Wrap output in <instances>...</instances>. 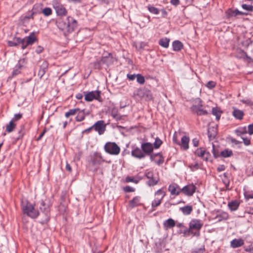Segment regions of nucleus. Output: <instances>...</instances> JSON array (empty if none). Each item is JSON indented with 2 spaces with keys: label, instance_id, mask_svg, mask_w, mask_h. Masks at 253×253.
Masks as SVG:
<instances>
[{
  "label": "nucleus",
  "instance_id": "obj_1",
  "mask_svg": "<svg viewBox=\"0 0 253 253\" xmlns=\"http://www.w3.org/2000/svg\"><path fill=\"white\" fill-rule=\"evenodd\" d=\"M57 26L62 31L65 36L73 32L78 26L77 21L73 17L69 16L65 19L60 18L57 22Z\"/></svg>",
  "mask_w": 253,
  "mask_h": 253
},
{
  "label": "nucleus",
  "instance_id": "obj_2",
  "mask_svg": "<svg viewBox=\"0 0 253 253\" xmlns=\"http://www.w3.org/2000/svg\"><path fill=\"white\" fill-rule=\"evenodd\" d=\"M22 210L24 214L32 218H36L39 215V211L35 209L34 206L27 201L22 202Z\"/></svg>",
  "mask_w": 253,
  "mask_h": 253
},
{
  "label": "nucleus",
  "instance_id": "obj_3",
  "mask_svg": "<svg viewBox=\"0 0 253 253\" xmlns=\"http://www.w3.org/2000/svg\"><path fill=\"white\" fill-rule=\"evenodd\" d=\"M105 151L111 155H117L120 152V148L114 142H108L104 146Z\"/></svg>",
  "mask_w": 253,
  "mask_h": 253
},
{
  "label": "nucleus",
  "instance_id": "obj_4",
  "mask_svg": "<svg viewBox=\"0 0 253 253\" xmlns=\"http://www.w3.org/2000/svg\"><path fill=\"white\" fill-rule=\"evenodd\" d=\"M39 209L42 212L45 216V220L47 221L49 219L50 206V204L48 201L41 200L40 201Z\"/></svg>",
  "mask_w": 253,
  "mask_h": 253
},
{
  "label": "nucleus",
  "instance_id": "obj_5",
  "mask_svg": "<svg viewBox=\"0 0 253 253\" xmlns=\"http://www.w3.org/2000/svg\"><path fill=\"white\" fill-rule=\"evenodd\" d=\"M196 102H197V105H193L191 106L190 108L191 111L198 116L207 115L208 112L202 108L201 100L198 99Z\"/></svg>",
  "mask_w": 253,
  "mask_h": 253
},
{
  "label": "nucleus",
  "instance_id": "obj_6",
  "mask_svg": "<svg viewBox=\"0 0 253 253\" xmlns=\"http://www.w3.org/2000/svg\"><path fill=\"white\" fill-rule=\"evenodd\" d=\"M155 198L152 202V208L153 211H154V208L159 206L162 203V201L165 196V193L161 189L157 190L155 193Z\"/></svg>",
  "mask_w": 253,
  "mask_h": 253
},
{
  "label": "nucleus",
  "instance_id": "obj_7",
  "mask_svg": "<svg viewBox=\"0 0 253 253\" xmlns=\"http://www.w3.org/2000/svg\"><path fill=\"white\" fill-rule=\"evenodd\" d=\"M145 175L148 179H149L147 183L150 186H153L156 185L159 180L158 174L157 173H154L152 171H146Z\"/></svg>",
  "mask_w": 253,
  "mask_h": 253
},
{
  "label": "nucleus",
  "instance_id": "obj_8",
  "mask_svg": "<svg viewBox=\"0 0 253 253\" xmlns=\"http://www.w3.org/2000/svg\"><path fill=\"white\" fill-rule=\"evenodd\" d=\"M22 49L26 48L28 46L32 45L37 41L34 33H32L29 36L22 39Z\"/></svg>",
  "mask_w": 253,
  "mask_h": 253
},
{
  "label": "nucleus",
  "instance_id": "obj_9",
  "mask_svg": "<svg viewBox=\"0 0 253 253\" xmlns=\"http://www.w3.org/2000/svg\"><path fill=\"white\" fill-rule=\"evenodd\" d=\"M203 226V223L199 219H194L192 220L189 223V228L199 231ZM194 235L199 236L200 232L195 233Z\"/></svg>",
  "mask_w": 253,
  "mask_h": 253
},
{
  "label": "nucleus",
  "instance_id": "obj_10",
  "mask_svg": "<svg viewBox=\"0 0 253 253\" xmlns=\"http://www.w3.org/2000/svg\"><path fill=\"white\" fill-rule=\"evenodd\" d=\"M100 91L98 90L87 92L84 97V99L86 101H91L94 99L100 100Z\"/></svg>",
  "mask_w": 253,
  "mask_h": 253
},
{
  "label": "nucleus",
  "instance_id": "obj_11",
  "mask_svg": "<svg viewBox=\"0 0 253 253\" xmlns=\"http://www.w3.org/2000/svg\"><path fill=\"white\" fill-rule=\"evenodd\" d=\"M92 127L96 131H97L99 135L102 134L105 130L106 126L104 125V122L102 120L98 121L96 122Z\"/></svg>",
  "mask_w": 253,
  "mask_h": 253
},
{
  "label": "nucleus",
  "instance_id": "obj_12",
  "mask_svg": "<svg viewBox=\"0 0 253 253\" xmlns=\"http://www.w3.org/2000/svg\"><path fill=\"white\" fill-rule=\"evenodd\" d=\"M53 7L58 15L63 16L67 13V10L64 6L57 1L54 2Z\"/></svg>",
  "mask_w": 253,
  "mask_h": 253
},
{
  "label": "nucleus",
  "instance_id": "obj_13",
  "mask_svg": "<svg viewBox=\"0 0 253 253\" xmlns=\"http://www.w3.org/2000/svg\"><path fill=\"white\" fill-rule=\"evenodd\" d=\"M182 192L186 195L191 196L195 193L196 187L193 184L186 185L181 189Z\"/></svg>",
  "mask_w": 253,
  "mask_h": 253
},
{
  "label": "nucleus",
  "instance_id": "obj_14",
  "mask_svg": "<svg viewBox=\"0 0 253 253\" xmlns=\"http://www.w3.org/2000/svg\"><path fill=\"white\" fill-rule=\"evenodd\" d=\"M141 149L143 153L145 155H151L153 151L154 147L152 143L150 142L143 143L141 144Z\"/></svg>",
  "mask_w": 253,
  "mask_h": 253
},
{
  "label": "nucleus",
  "instance_id": "obj_15",
  "mask_svg": "<svg viewBox=\"0 0 253 253\" xmlns=\"http://www.w3.org/2000/svg\"><path fill=\"white\" fill-rule=\"evenodd\" d=\"M104 161L101 154L97 152L94 154L91 159V162L93 165H100Z\"/></svg>",
  "mask_w": 253,
  "mask_h": 253
},
{
  "label": "nucleus",
  "instance_id": "obj_16",
  "mask_svg": "<svg viewBox=\"0 0 253 253\" xmlns=\"http://www.w3.org/2000/svg\"><path fill=\"white\" fill-rule=\"evenodd\" d=\"M168 190L170 192L171 195H178L181 192H182L181 189H180L179 186L175 183H172L169 185Z\"/></svg>",
  "mask_w": 253,
  "mask_h": 253
},
{
  "label": "nucleus",
  "instance_id": "obj_17",
  "mask_svg": "<svg viewBox=\"0 0 253 253\" xmlns=\"http://www.w3.org/2000/svg\"><path fill=\"white\" fill-rule=\"evenodd\" d=\"M131 155L139 159L144 158L145 157V155L143 153L142 150L138 147H136L132 150Z\"/></svg>",
  "mask_w": 253,
  "mask_h": 253
},
{
  "label": "nucleus",
  "instance_id": "obj_18",
  "mask_svg": "<svg viewBox=\"0 0 253 253\" xmlns=\"http://www.w3.org/2000/svg\"><path fill=\"white\" fill-rule=\"evenodd\" d=\"M48 67V62L44 60L40 66V70L38 72V76L42 78L46 73Z\"/></svg>",
  "mask_w": 253,
  "mask_h": 253
},
{
  "label": "nucleus",
  "instance_id": "obj_19",
  "mask_svg": "<svg viewBox=\"0 0 253 253\" xmlns=\"http://www.w3.org/2000/svg\"><path fill=\"white\" fill-rule=\"evenodd\" d=\"M141 198L139 196H136L134 197L131 200L129 201L128 203V206L130 209H133L135 207L140 205Z\"/></svg>",
  "mask_w": 253,
  "mask_h": 253
},
{
  "label": "nucleus",
  "instance_id": "obj_20",
  "mask_svg": "<svg viewBox=\"0 0 253 253\" xmlns=\"http://www.w3.org/2000/svg\"><path fill=\"white\" fill-rule=\"evenodd\" d=\"M233 111L232 112V115L237 119L242 120L244 113L242 110H239L235 107L233 108Z\"/></svg>",
  "mask_w": 253,
  "mask_h": 253
},
{
  "label": "nucleus",
  "instance_id": "obj_21",
  "mask_svg": "<svg viewBox=\"0 0 253 253\" xmlns=\"http://www.w3.org/2000/svg\"><path fill=\"white\" fill-rule=\"evenodd\" d=\"M244 244V240L242 239H235L231 241L230 245L233 248H236L241 247Z\"/></svg>",
  "mask_w": 253,
  "mask_h": 253
},
{
  "label": "nucleus",
  "instance_id": "obj_22",
  "mask_svg": "<svg viewBox=\"0 0 253 253\" xmlns=\"http://www.w3.org/2000/svg\"><path fill=\"white\" fill-rule=\"evenodd\" d=\"M189 138L185 135L183 136L181 139V146L184 150H186L189 148Z\"/></svg>",
  "mask_w": 253,
  "mask_h": 253
},
{
  "label": "nucleus",
  "instance_id": "obj_23",
  "mask_svg": "<svg viewBox=\"0 0 253 253\" xmlns=\"http://www.w3.org/2000/svg\"><path fill=\"white\" fill-rule=\"evenodd\" d=\"M240 203L237 201H232L228 203V207L231 211L237 210L240 205Z\"/></svg>",
  "mask_w": 253,
  "mask_h": 253
},
{
  "label": "nucleus",
  "instance_id": "obj_24",
  "mask_svg": "<svg viewBox=\"0 0 253 253\" xmlns=\"http://www.w3.org/2000/svg\"><path fill=\"white\" fill-rule=\"evenodd\" d=\"M77 115L76 117V121L80 122L84 120L85 117V111L84 109L79 111L77 112Z\"/></svg>",
  "mask_w": 253,
  "mask_h": 253
},
{
  "label": "nucleus",
  "instance_id": "obj_25",
  "mask_svg": "<svg viewBox=\"0 0 253 253\" xmlns=\"http://www.w3.org/2000/svg\"><path fill=\"white\" fill-rule=\"evenodd\" d=\"M164 226L165 228H173L175 225V222L172 218H169L164 222Z\"/></svg>",
  "mask_w": 253,
  "mask_h": 253
},
{
  "label": "nucleus",
  "instance_id": "obj_26",
  "mask_svg": "<svg viewBox=\"0 0 253 253\" xmlns=\"http://www.w3.org/2000/svg\"><path fill=\"white\" fill-rule=\"evenodd\" d=\"M183 46L182 43L179 41H175L172 43V48L174 51H180L183 48Z\"/></svg>",
  "mask_w": 253,
  "mask_h": 253
},
{
  "label": "nucleus",
  "instance_id": "obj_27",
  "mask_svg": "<svg viewBox=\"0 0 253 253\" xmlns=\"http://www.w3.org/2000/svg\"><path fill=\"white\" fill-rule=\"evenodd\" d=\"M22 39L20 38H14L13 41H8V44L9 46H17L19 44H22Z\"/></svg>",
  "mask_w": 253,
  "mask_h": 253
},
{
  "label": "nucleus",
  "instance_id": "obj_28",
  "mask_svg": "<svg viewBox=\"0 0 253 253\" xmlns=\"http://www.w3.org/2000/svg\"><path fill=\"white\" fill-rule=\"evenodd\" d=\"M180 210L184 215L190 214L193 211V208L191 206H186L180 208Z\"/></svg>",
  "mask_w": 253,
  "mask_h": 253
},
{
  "label": "nucleus",
  "instance_id": "obj_29",
  "mask_svg": "<svg viewBox=\"0 0 253 253\" xmlns=\"http://www.w3.org/2000/svg\"><path fill=\"white\" fill-rule=\"evenodd\" d=\"M208 135L210 139H213L216 135V128L213 127H209L208 129Z\"/></svg>",
  "mask_w": 253,
  "mask_h": 253
},
{
  "label": "nucleus",
  "instance_id": "obj_30",
  "mask_svg": "<svg viewBox=\"0 0 253 253\" xmlns=\"http://www.w3.org/2000/svg\"><path fill=\"white\" fill-rule=\"evenodd\" d=\"M159 156L160 157L158 161L156 162V163L158 165L162 164L164 163V159L160 153H157L154 155H150V159L151 161H154L156 157Z\"/></svg>",
  "mask_w": 253,
  "mask_h": 253
},
{
  "label": "nucleus",
  "instance_id": "obj_31",
  "mask_svg": "<svg viewBox=\"0 0 253 253\" xmlns=\"http://www.w3.org/2000/svg\"><path fill=\"white\" fill-rule=\"evenodd\" d=\"M221 113L222 111L220 110L219 108L217 107H213L212 109V114L216 117V119L217 121L220 119Z\"/></svg>",
  "mask_w": 253,
  "mask_h": 253
},
{
  "label": "nucleus",
  "instance_id": "obj_32",
  "mask_svg": "<svg viewBox=\"0 0 253 253\" xmlns=\"http://www.w3.org/2000/svg\"><path fill=\"white\" fill-rule=\"evenodd\" d=\"M216 217L218 218V221H221L222 220L227 219L229 217V215L227 212L225 211H222L217 214Z\"/></svg>",
  "mask_w": 253,
  "mask_h": 253
},
{
  "label": "nucleus",
  "instance_id": "obj_33",
  "mask_svg": "<svg viewBox=\"0 0 253 253\" xmlns=\"http://www.w3.org/2000/svg\"><path fill=\"white\" fill-rule=\"evenodd\" d=\"M16 124L11 120L6 126V131L8 132H12L15 128Z\"/></svg>",
  "mask_w": 253,
  "mask_h": 253
},
{
  "label": "nucleus",
  "instance_id": "obj_34",
  "mask_svg": "<svg viewBox=\"0 0 253 253\" xmlns=\"http://www.w3.org/2000/svg\"><path fill=\"white\" fill-rule=\"evenodd\" d=\"M102 57L100 59H97L94 63V67L96 69H100L103 65H104Z\"/></svg>",
  "mask_w": 253,
  "mask_h": 253
},
{
  "label": "nucleus",
  "instance_id": "obj_35",
  "mask_svg": "<svg viewBox=\"0 0 253 253\" xmlns=\"http://www.w3.org/2000/svg\"><path fill=\"white\" fill-rule=\"evenodd\" d=\"M102 59L104 64L107 66H109L112 63V57L110 53L108 54V56H103Z\"/></svg>",
  "mask_w": 253,
  "mask_h": 253
},
{
  "label": "nucleus",
  "instance_id": "obj_36",
  "mask_svg": "<svg viewBox=\"0 0 253 253\" xmlns=\"http://www.w3.org/2000/svg\"><path fill=\"white\" fill-rule=\"evenodd\" d=\"M169 40L168 38L162 39L159 41V44L162 46L167 48L169 45Z\"/></svg>",
  "mask_w": 253,
  "mask_h": 253
},
{
  "label": "nucleus",
  "instance_id": "obj_37",
  "mask_svg": "<svg viewBox=\"0 0 253 253\" xmlns=\"http://www.w3.org/2000/svg\"><path fill=\"white\" fill-rule=\"evenodd\" d=\"M79 111V108H75L70 109L68 112H66L65 114L66 118H68L70 116L76 115Z\"/></svg>",
  "mask_w": 253,
  "mask_h": 253
},
{
  "label": "nucleus",
  "instance_id": "obj_38",
  "mask_svg": "<svg viewBox=\"0 0 253 253\" xmlns=\"http://www.w3.org/2000/svg\"><path fill=\"white\" fill-rule=\"evenodd\" d=\"M237 9L233 10L231 9H229L226 12V14L228 17H235L237 15Z\"/></svg>",
  "mask_w": 253,
  "mask_h": 253
},
{
  "label": "nucleus",
  "instance_id": "obj_39",
  "mask_svg": "<svg viewBox=\"0 0 253 253\" xmlns=\"http://www.w3.org/2000/svg\"><path fill=\"white\" fill-rule=\"evenodd\" d=\"M148 9L150 12L154 14H158L160 12V10L158 8L149 5L148 6Z\"/></svg>",
  "mask_w": 253,
  "mask_h": 253
},
{
  "label": "nucleus",
  "instance_id": "obj_40",
  "mask_svg": "<svg viewBox=\"0 0 253 253\" xmlns=\"http://www.w3.org/2000/svg\"><path fill=\"white\" fill-rule=\"evenodd\" d=\"M205 151V150L204 148H200L197 149L196 150L195 154L197 156L201 157L203 159V157H204Z\"/></svg>",
  "mask_w": 253,
  "mask_h": 253
},
{
  "label": "nucleus",
  "instance_id": "obj_41",
  "mask_svg": "<svg viewBox=\"0 0 253 253\" xmlns=\"http://www.w3.org/2000/svg\"><path fill=\"white\" fill-rule=\"evenodd\" d=\"M233 154L231 150L225 149L221 152V156L224 158L230 157Z\"/></svg>",
  "mask_w": 253,
  "mask_h": 253
},
{
  "label": "nucleus",
  "instance_id": "obj_42",
  "mask_svg": "<svg viewBox=\"0 0 253 253\" xmlns=\"http://www.w3.org/2000/svg\"><path fill=\"white\" fill-rule=\"evenodd\" d=\"M136 78L137 79V82L139 84H143L145 83V78L141 75L139 74H137Z\"/></svg>",
  "mask_w": 253,
  "mask_h": 253
},
{
  "label": "nucleus",
  "instance_id": "obj_43",
  "mask_svg": "<svg viewBox=\"0 0 253 253\" xmlns=\"http://www.w3.org/2000/svg\"><path fill=\"white\" fill-rule=\"evenodd\" d=\"M162 144V141L158 137L155 139V142L154 143V147L156 149L159 148Z\"/></svg>",
  "mask_w": 253,
  "mask_h": 253
},
{
  "label": "nucleus",
  "instance_id": "obj_44",
  "mask_svg": "<svg viewBox=\"0 0 253 253\" xmlns=\"http://www.w3.org/2000/svg\"><path fill=\"white\" fill-rule=\"evenodd\" d=\"M42 12L45 16H48L51 14L52 10L50 8L46 7L42 10Z\"/></svg>",
  "mask_w": 253,
  "mask_h": 253
},
{
  "label": "nucleus",
  "instance_id": "obj_45",
  "mask_svg": "<svg viewBox=\"0 0 253 253\" xmlns=\"http://www.w3.org/2000/svg\"><path fill=\"white\" fill-rule=\"evenodd\" d=\"M244 196L246 200H249V199H253V192L245 191L244 192Z\"/></svg>",
  "mask_w": 253,
  "mask_h": 253
},
{
  "label": "nucleus",
  "instance_id": "obj_46",
  "mask_svg": "<svg viewBox=\"0 0 253 253\" xmlns=\"http://www.w3.org/2000/svg\"><path fill=\"white\" fill-rule=\"evenodd\" d=\"M26 60L24 58L20 59L18 61V64L16 65V67H18V68L21 69L26 64Z\"/></svg>",
  "mask_w": 253,
  "mask_h": 253
},
{
  "label": "nucleus",
  "instance_id": "obj_47",
  "mask_svg": "<svg viewBox=\"0 0 253 253\" xmlns=\"http://www.w3.org/2000/svg\"><path fill=\"white\" fill-rule=\"evenodd\" d=\"M242 7L244 9L247 10L249 11H253V6L251 5H247L246 4H243Z\"/></svg>",
  "mask_w": 253,
  "mask_h": 253
},
{
  "label": "nucleus",
  "instance_id": "obj_48",
  "mask_svg": "<svg viewBox=\"0 0 253 253\" xmlns=\"http://www.w3.org/2000/svg\"><path fill=\"white\" fill-rule=\"evenodd\" d=\"M126 181L127 182H133L135 183H137L139 182V180L135 179L133 177L130 176L126 177Z\"/></svg>",
  "mask_w": 253,
  "mask_h": 253
},
{
  "label": "nucleus",
  "instance_id": "obj_49",
  "mask_svg": "<svg viewBox=\"0 0 253 253\" xmlns=\"http://www.w3.org/2000/svg\"><path fill=\"white\" fill-rule=\"evenodd\" d=\"M215 84H216L214 82L209 81L207 83L206 86L210 89H212L215 87Z\"/></svg>",
  "mask_w": 253,
  "mask_h": 253
},
{
  "label": "nucleus",
  "instance_id": "obj_50",
  "mask_svg": "<svg viewBox=\"0 0 253 253\" xmlns=\"http://www.w3.org/2000/svg\"><path fill=\"white\" fill-rule=\"evenodd\" d=\"M189 167L192 171H195L200 168V166L198 163H196L194 165H189Z\"/></svg>",
  "mask_w": 253,
  "mask_h": 253
},
{
  "label": "nucleus",
  "instance_id": "obj_51",
  "mask_svg": "<svg viewBox=\"0 0 253 253\" xmlns=\"http://www.w3.org/2000/svg\"><path fill=\"white\" fill-rule=\"evenodd\" d=\"M244 130L242 129H239L236 130V133L238 136H241L242 134L246 133L247 131L246 130V128L245 127Z\"/></svg>",
  "mask_w": 253,
  "mask_h": 253
},
{
  "label": "nucleus",
  "instance_id": "obj_52",
  "mask_svg": "<svg viewBox=\"0 0 253 253\" xmlns=\"http://www.w3.org/2000/svg\"><path fill=\"white\" fill-rule=\"evenodd\" d=\"M241 101L248 106H253V102L251 99L242 100Z\"/></svg>",
  "mask_w": 253,
  "mask_h": 253
},
{
  "label": "nucleus",
  "instance_id": "obj_53",
  "mask_svg": "<svg viewBox=\"0 0 253 253\" xmlns=\"http://www.w3.org/2000/svg\"><path fill=\"white\" fill-rule=\"evenodd\" d=\"M124 190L126 192H134L135 191V189L134 188L131 187L129 186L125 187L124 188Z\"/></svg>",
  "mask_w": 253,
  "mask_h": 253
},
{
  "label": "nucleus",
  "instance_id": "obj_54",
  "mask_svg": "<svg viewBox=\"0 0 253 253\" xmlns=\"http://www.w3.org/2000/svg\"><path fill=\"white\" fill-rule=\"evenodd\" d=\"M20 69H21L18 68V67H16V66L15 68L14 69L12 73V77L15 76L19 74L20 73Z\"/></svg>",
  "mask_w": 253,
  "mask_h": 253
},
{
  "label": "nucleus",
  "instance_id": "obj_55",
  "mask_svg": "<svg viewBox=\"0 0 253 253\" xmlns=\"http://www.w3.org/2000/svg\"><path fill=\"white\" fill-rule=\"evenodd\" d=\"M33 18V14L28 16H22L21 17V20L22 21H28L30 18Z\"/></svg>",
  "mask_w": 253,
  "mask_h": 253
},
{
  "label": "nucleus",
  "instance_id": "obj_56",
  "mask_svg": "<svg viewBox=\"0 0 253 253\" xmlns=\"http://www.w3.org/2000/svg\"><path fill=\"white\" fill-rule=\"evenodd\" d=\"M243 142L244 144L246 146H248L251 143V140L250 138H245V137H242Z\"/></svg>",
  "mask_w": 253,
  "mask_h": 253
},
{
  "label": "nucleus",
  "instance_id": "obj_57",
  "mask_svg": "<svg viewBox=\"0 0 253 253\" xmlns=\"http://www.w3.org/2000/svg\"><path fill=\"white\" fill-rule=\"evenodd\" d=\"M210 156H211V154L209 152H207L205 150V154H204V157H203V160L208 161Z\"/></svg>",
  "mask_w": 253,
  "mask_h": 253
},
{
  "label": "nucleus",
  "instance_id": "obj_58",
  "mask_svg": "<svg viewBox=\"0 0 253 253\" xmlns=\"http://www.w3.org/2000/svg\"><path fill=\"white\" fill-rule=\"evenodd\" d=\"M239 53L240 54V56H239V57L241 58V57H244V56H246L247 58H248L247 53L245 51H244V50H241V49L240 50Z\"/></svg>",
  "mask_w": 253,
  "mask_h": 253
},
{
  "label": "nucleus",
  "instance_id": "obj_59",
  "mask_svg": "<svg viewBox=\"0 0 253 253\" xmlns=\"http://www.w3.org/2000/svg\"><path fill=\"white\" fill-rule=\"evenodd\" d=\"M248 133L250 135L253 134V124L249 125L248 126Z\"/></svg>",
  "mask_w": 253,
  "mask_h": 253
},
{
  "label": "nucleus",
  "instance_id": "obj_60",
  "mask_svg": "<svg viewBox=\"0 0 253 253\" xmlns=\"http://www.w3.org/2000/svg\"><path fill=\"white\" fill-rule=\"evenodd\" d=\"M136 75L135 74H127V77L129 80L133 81L136 78Z\"/></svg>",
  "mask_w": 253,
  "mask_h": 253
},
{
  "label": "nucleus",
  "instance_id": "obj_61",
  "mask_svg": "<svg viewBox=\"0 0 253 253\" xmlns=\"http://www.w3.org/2000/svg\"><path fill=\"white\" fill-rule=\"evenodd\" d=\"M22 118V114H17L14 115V118L12 120L13 121H17L20 119Z\"/></svg>",
  "mask_w": 253,
  "mask_h": 253
},
{
  "label": "nucleus",
  "instance_id": "obj_62",
  "mask_svg": "<svg viewBox=\"0 0 253 253\" xmlns=\"http://www.w3.org/2000/svg\"><path fill=\"white\" fill-rule=\"evenodd\" d=\"M204 248H200L198 250L193 251L192 252V253H204Z\"/></svg>",
  "mask_w": 253,
  "mask_h": 253
},
{
  "label": "nucleus",
  "instance_id": "obj_63",
  "mask_svg": "<svg viewBox=\"0 0 253 253\" xmlns=\"http://www.w3.org/2000/svg\"><path fill=\"white\" fill-rule=\"evenodd\" d=\"M179 2V0H170V3L174 6L178 5Z\"/></svg>",
  "mask_w": 253,
  "mask_h": 253
},
{
  "label": "nucleus",
  "instance_id": "obj_64",
  "mask_svg": "<svg viewBox=\"0 0 253 253\" xmlns=\"http://www.w3.org/2000/svg\"><path fill=\"white\" fill-rule=\"evenodd\" d=\"M225 169V167L224 165H220L217 168V170L218 171H223Z\"/></svg>",
  "mask_w": 253,
  "mask_h": 253
}]
</instances>
